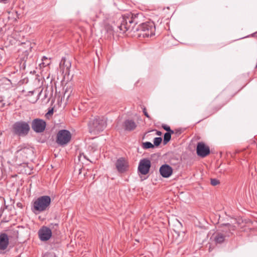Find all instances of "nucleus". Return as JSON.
<instances>
[{
    "label": "nucleus",
    "instance_id": "obj_1",
    "mask_svg": "<svg viewBox=\"0 0 257 257\" xmlns=\"http://www.w3.org/2000/svg\"><path fill=\"white\" fill-rule=\"evenodd\" d=\"M51 203V198L49 196H43L38 198L34 201L32 210L39 212L47 210Z\"/></svg>",
    "mask_w": 257,
    "mask_h": 257
},
{
    "label": "nucleus",
    "instance_id": "obj_2",
    "mask_svg": "<svg viewBox=\"0 0 257 257\" xmlns=\"http://www.w3.org/2000/svg\"><path fill=\"white\" fill-rule=\"evenodd\" d=\"M106 126V121L104 119L99 117L91 119L88 123L89 132L95 134L103 131Z\"/></svg>",
    "mask_w": 257,
    "mask_h": 257
},
{
    "label": "nucleus",
    "instance_id": "obj_3",
    "mask_svg": "<svg viewBox=\"0 0 257 257\" xmlns=\"http://www.w3.org/2000/svg\"><path fill=\"white\" fill-rule=\"evenodd\" d=\"M235 230V226L229 223L223 225L222 232H217L214 237V240L216 243H221L226 236H229L232 234V231Z\"/></svg>",
    "mask_w": 257,
    "mask_h": 257
},
{
    "label": "nucleus",
    "instance_id": "obj_4",
    "mask_svg": "<svg viewBox=\"0 0 257 257\" xmlns=\"http://www.w3.org/2000/svg\"><path fill=\"white\" fill-rule=\"evenodd\" d=\"M120 24L118 26V28L122 33L126 31L133 29L138 22L136 20V17L133 18L132 17L122 16L119 20Z\"/></svg>",
    "mask_w": 257,
    "mask_h": 257
},
{
    "label": "nucleus",
    "instance_id": "obj_5",
    "mask_svg": "<svg viewBox=\"0 0 257 257\" xmlns=\"http://www.w3.org/2000/svg\"><path fill=\"white\" fill-rule=\"evenodd\" d=\"M155 26L152 22H147L139 25L136 30L140 31V35L143 37H151L155 35Z\"/></svg>",
    "mask_w": 257,
    "mask_h": 257
},
{
    "label": "nucleus",
    "instance_id": "obj_6",
    "mask_svg": "<svg viewBox=\"0 0 257 257\" xmlns=\"http://www.w3.org/2000/svg\"><path fill=\"white\" fill-rule=\"evenodd\" d=\"M30 126L28 122L24 121L16 122L12 126L13 133L19 136H25L29 132Z\"/></svg>",
    "mask_w": 257,
    "mask_h": 257
},
{
    "label": "nucleus",
    "instance_id": "obj_7",
    "mask_svg": "<svg viewBox=\"0 0 257 257\" xmlns=\"http://www.w3.org/2000/svg\"><path fill=\"white\" fill-rule=\"evenodd\" d=\"M71 139V134L70 132L66 130H62L57 133L56 143L60 146H64L67 144Z\"/></svg>",
    "mask_w": 257,
    "mask_h": 257
},
{
    "label": "nucleus",
    "instance_id": "obj_8",
    "mask_svg": "<svg viewBox=\"0 0 257 257\" xmlns=\"http://www.w3.org/2000/svg\"><path fill=\"white\" fill-rule=\"evenodd\" d=\"M115 168L119 173H123L128 171V163L124 158L120 157L117 159L115 163Z\"/></svg>",
    "mask_w": 257,
    "mask_h": 257
},
{
    "label": "nucleus",
    "instance_id": "obj_9",
    "mask_svg": "<svg viewBox=\"0 0 257 257\" xmlns=\"http://www.w3.org/2000/svg\"><path fill=\"white\" fill-rule=\"evenodd\" d=\"M32 128L36 133H42L46 128V122L40 118L34 119L32 122Z\"/></svg>",
    "mask_w": 257,
    "mask_h": 257
},
{
    "label": "nucleus",
    "instance_id": "obj_10",
    "mask_svg": "<svg viewBox=\"0 0 257 257\" xmlns=\"http://www.w3.org/2000/svg\"><path fill=\"white\" fill-rule=\"evenodd\" d=\"M151 166V161L149 159H142L139 163L138 170L142 175H146L149 173Z\"/></svg>",
    "mask_w": 257,
    "mask_h": 257
},
{
    "label": "nucleus",
    "instance_id": "obj_11",
    "mask_svg": "<svg viewBox=\"0 0 257 257\" xmlns=\"http://www.w3.org/2000/svg\"><path fill=\"white\" fill-rule=\"evenodd\" d=\"M38 235L41 241H47L52 236V231L48 227L43 226L39 230Z\"/></svg>",
    "mask_w": 257,
    "mask_h": 257
},
{
    "label": "nucleus",
    "instance_id": "obj_12",
    "mask_svg": "<svg viewBox=\"0 0 257 257\" xmlns=\"http://www.w3.org/2000/svg\"><path fill=\"white\" fill-rule=\"evenodd\" d=\"M196 151L197 155L201 157H205L210 154L209 147L205 145L203 142H199L197 144Z\"/></svg>",
    "mask_w": 257,
    "mask_h": 257
},
{
    "label": "nucleus",
    "instance_id": "obj_13",
    "mask_svg": "<svg viewBox=\"0 0 257 257\" xmlns=\"http://www.w3.org/2000/svg\"><path fill=\"white\" fill-rule=\"evenodd\" d=\"M60 69L64 76L69 75L71 64L69 60L63 58L60 63Z\"/></svg>",
    "mask_w": 257,
    "mask_h": 257
},
{
    "label": "nucleus",
    "instance_id": "obj_14",
    "mask_svg": "<svg viewBox=\"0 0 257 257\" xmlns=\"http://www.w3.org/2000/svg\"><path fill=\"white\" fill-rule=\"evenodd\" d=\"M159 172L162 177L168 178L172 174L173 169L169 165L164 164L160 168Z\"/></svg>",
    "mask_w": 257,
    "mask_h": 257
},
{
    "label": "nucleus",
    "instance_id": "obj_15",
    "mask_svg": "<svg viewBox=\"0 0 257 257\" xmlns=\"http://www.w3.org/2000/svg\"><path fill=\"white\" fill-rule=\"evenodd\" d=\"M9 243V239L8 235L3 233L0 234V249L4 250L6 249Z\"/></svg>",
    "mask_w": 257,
    "mask_h": 257
},
{
    "label": "nucleus",
    "instance_id": "obj_16",
    "mask_svg": "<svg viewBox=\"0 0 257 257\" xmlns=\"http://www.w3.org/2000/svg\"><path fill=\"white\" fill-rule=\"evenodd\" d=\"M123 127L124 131H132L137 127V124L132 119H126L123 123Z\"/></svg>",
    "mask_w": 257,
    "mask_h": 257
},
{
    "label": "nucleus",
    "instance_id": "obj_17",
    "mask_svg": "<svg viewBox=\"0 0 257 257\" xmlns=\"http://www.w3.org/2000/svg\"><path fill=\"white\" fill-rule=\"evenodd\" d=\"M42 62L40 64L41 67H45L51 63L50 59L45 56H43L42 58Z\"/></svg>",
    "mask_w": 257,
    "mask_h": 257
},
{
    "label": "nucleus",
    "instance_id": "obj_18",
    "mask_svg": "<svg viewBox=\"0 0 257 257\" xmlns=\"http://www.w3.org/2000/svg\"><path fill=\"white\" fill-rule=\"evenodd\" d=\"M173 133H166L164 136V140H163V144L164 145H166L171 140V134Z\"/></svg>",
    "mask_w": 257,
    "mask_h": 257
},
{
    "label": "nucleus",
    "instance_id": "obj_19",
    "mask_svg": "<svg viewBox=\"0 0 257 257\" xmlns=\"http://www.w3.org/2000/svg\"><path fill=\"white\" fill-rule=\"evenodd\" d=\"M154 147V145H153L151 142H146L143 143V148L144 149H150L153 148Z\"/></svg>",
    "mask_w": 257,
    "mask_h": 257
},
{
    "label": "nucleus",
    "instance_id": "obj_20",
    "mask_svg": "<svg viewBox=\"0 0 257 257\" xmlns=\"http://www.w3.org/2000/svg\"><path fill=\"white\" fill-rule=\"evenodd\" d=\"M162 139L161 137L155 138L154 140V145L158 146L161 143Z\"/></svg>",
    "mask_w": 257,
    "mask_h": 257
},
{
    "label": "nucleus",
    "instance_id": "obj_21",
    "mask_svg": "<svg viewBox=\"0 0 257 257\" xmlns=\"http://www.w3.org/2000/svg\"><path fill=\"white\" fill-rule=\"evenodd\" d=\"M162 127L166 131H167V133H174V131L171 130L170 127L166 124H163Z\"/></svg>",
    "mask_w": 257,
    "mask_h": 257
},
{
    "label": "nucleus",
    "instance_id": "obj_22",
    "mask_svg": "<svg viewBox=\"0 0 257 257\" xmlns=\"http://www.w3.org/2000/svg\"><path fill=\"white\" fill-rule=\"evenodd\" d=\"M219 184V181L216 179H211V184L213 186H216Z\"/></svg>",
    "mask_w": 257,
    "mask_h": 257
},
{
    "label": "nucleus",
    "instance_id": "obj_23",
    "mask_svg": "<svg viewBox=\"0 0 257 257\" xmlns=\"http://www.w3.org/2000/svg\"><path fill=\"white\" fill-rule=\"evenodd\" d=\"M53 113V110L52 109L51 110H49V111L46 114L45 116L46 117H48L49 115H51Z\"/></svg>",
    "mask_w": 257,
    "mask_h": 257
},
{
    "label": "nucleus",
    "instance_id": "obj_24",
    "mask_svg": "<svg viewBox=\"0 0 257 257\" xmlns=\"http://www.w3.org/2000/svg\"><path fill=\"white\" fill-rule=\"evenodd\" d=\"M143 112H144V114L145 115V116L146 117H147L148 118H150V115H149V114L147 112L146 108H145V107L143 109Z\"/></svg>",
    "mask_w": 257,
    "mask_h": 257
},
{
    "label": "nucleus",
    "instance_id": "obj_25",
    "mask_svg": "<svg viewBox=\"0 0 257 257\" xmlns=\"http://www.w3.org/2000/svg\"><path fill=\"white\" fill-rule=\"evenodd\" d=\"M28 151H31V150H30L28 148H24L22 150L18 151V152H22L23 153H26V152H27Z\"/></svg>",
    "mask_w": 257,
    "mask_h": 257
},
{
    "label": "nucleus",
    "instance_id": "obj_26",
    "mask_svg": "<svg viewBox=\"0 0 257 257\" xmlns=\"http://www.w3.org/2000/svg\"><path fill=\"white\" fill-rule=\"evenodd\" d=\"M156 134L158 136H161V134H162V133L161 132H160V131H157Z\"/></svg>",
    "mask_w": 257,
    "mask_h": 257
},
{
    "label": "nucleus",
    "instance_id": "obj_27",
    "mask_svg": "<svg viewBox=\"0 0 257 257\" xmlns=\"http://www.w3.org/2000/svg\"><path fill=\"white\" fill-rule=\"evenodd\" d=\"M51 225H54V226H56V227H57L58 226V224H57V223H55V224H51Z\"/></svg>",
    "mask_w": 257,
    "mask_h": 257
},
{
    "label": "nucleus",
    "instance_id": "obj_28",
    "mask_svg": "<svg viewBox=\"0 0 257 257\" xmlns=\"http://www.w3.org/2000/svg\"><path fill=\"white\" fill-rule=\"evenodd\" d=\"M29 93H30L31 95H32L34 93V91H29Z\"/></svg>",
    "mask_w": 257,
    "mask_h": 257
},
{
    "label": "nucleus",
    "instance_id": "obj_29",
    "mask_svg": "<svg viewBox=\"0 0 257 257\" xmlns=\"http://www.w3.org/2000/svg\"><path fill=\"white\" fill-rule=\"evenodd\" d=\"M41 93V91L40 92H39V95H40Z\"/></svg>",
    "mask_w": 257,
    "mask_h": 257
}]
</instances>
